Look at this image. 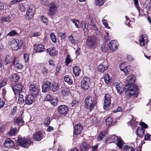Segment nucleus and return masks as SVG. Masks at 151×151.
Instances as JSON below:
<instances>
[{
    "mask_svg": "<svg viewBox=\"0 0 151 151\" xmlns=\"http://www.w3.org/2000/svg\"><path fill=\"white\" fill-rule=\"evenodd\" d=\"M15 67L18 69H21L22 67V65L19 63V62H17L15 65Z\"/></svg>",
    "mask_w": 151,
    "mask_h": 151,
    "instance_id": "obj_58",
    "label": "nucleus"
},
{
    "mask_svg": "<svg viewBox=\"0 0 151 151\" xmlns=\"http://www.w3.org/2000/svg\"><path fill=\"white\" fill-rule=\"evenodd\" d=\"M64 79L65 81L67 82L68 84H73V81L70 78L68 75H66L64 76Z\"/></svg>",
    "mask_w": 151,
    "mask_h": 151,
    "instance_id": "obj_36",
    "label": "nucleus"
},
{
    "mask_svg": "<svg viewBox=\"0 0 151 151\" xmlns=\"http://www.w3.org/2000/svg\"><path fill=\"white\" fill-rule=\"evenodd\" d=\"M111 97L109 94H105L104 96V104L103 108L105 110L108 109L111 104Z\"/></svg>",
    "mask_w": 151,
    "mask_h": 151,
    "instance_id": "obj_7",
    "label": "nucleus"
},
{
    "mask_svg": "<svg viewBox=\"0 0 151 151\" xmlns=\"http://www.w3.org/2000/svg\"><path fill=\"white\" fill-rule=\"evenodd\" d=\"M106 122L107 125H110L112 124V123L113 122V119L111 117H109L106 119Z\"/></svg>",
    "mask_w": 151,
    "mask_h": 151,
    "instance_id": "obj_46",
    "label": "nucleus"
},
{
    "mask_svg": "<svg viewBox=\"0 0 151 151\" xmlns=\"http://www.w3.org/2000/svg\"><path fill=\"white\" fill-rule=\"evenodd\" d=\"M57 10V8L55 4L54 3H50V9H49V14L50 15H53L55 14Z\"/></svg>",
    "mask_w": 151,
    "mask_h": 151,
    "instance_id": "obj_18",
    "label": "nucleus"
},
{
    "mask_svg": "<svg viewBox=\"0 0 151 151\" xmlns=\"http://www.w3.org/2000/svg\"><path fill=\"white\" fill-rule=\"evenodd\" d=\"M125 91L130 96L133 95L136 93L138 91V88L137 86L133 84H128L125 86Z\"/></svg>",
    "mask_w": 151,
    "mask_h": 151,
    "instance_id": "obj_3",
    "label": "nucleus"
},
{
    "mask_svg": "<svg viewBox=\"0 0 151 151\" xmlns=\"http://www.w3.org/2000/svg\"><path fill=\"white\" fill-rule=\"evenodd\" d=\"M48 63L49 64V65H50L52 66L53 67V68H52L51 70L50 71L52 70L53 69H54V66L55 65V62L54 60H52V59H50L48 61Z\"/></svg>",
    "mask_w": 151,
    "mask_h": 151,
    "instance_id": "obj_49",
    "label": "nucleus"
},
{
    "mask_svg": "<svg viewBox=\"0 0 151 151\" xmlns=\"http://www.w3.org/2000/svg\"><path fill=\"white\" fill-rule=\"evenodd\" d=\"M73 61V60L71 58L70 56L69 55H68L66 58L65 59V63L66 65L68 66Z\"/></svg>",
    "mask_w": 151,
    "mask_h": 151,
    "instance_id": "obj_35",
    "label": "nucleus"
},
{
    "mask_svg": "<svg viewBox=\"0 0 151 151\" xmlns=\"http://www.w3.org/2000/svg\"><path fill=\"white\" fill-rule=\"evenodd\" d=\"M61 93L63 96L67 97L70 95V92L68 88H65L62 89Z\"/></svg>",
    "mask_w": 151,
    "mask_h": 151,
    "instance_id": "obj_29",
    "label": "nucleus"
},
{
    "mask_svg": "<svg viewBox=\"0 0 151 151\" xmlns=\"http://www.w3.org/2000/svg\"><path fill=\"white\" fill-rule=\"evenodd\" d=\"M139 124L140 125L142 126V127L143 128H147L148 127L147 125L145 124L144 122H141L139 123Z\"/></svg>",
    "mask_w": 151,
    "mask_h": 151,
    "instance_id": "obj_64",
    "label": "nucleus"
},
{
    "mask_svg": "<svg viewBox=\"0 0 151 151\" xmlns=\"http://www.w3.org/2000/svg\"><path fill=\"white\" fill-rule=\"evenodd\" d=\"M47 52L48 53L50 56H53L55 55V54L54 53V50L52 48H49L46 50Z\"/></svg>",
    "mask_w": 151,
    "mask_h": 151,
    "instance_id": "obj_44",
    "label": "nucleus"
},
{
    "mask_svg": "<svg viewBox=\"0 0 151 151\" xmlns=\"http://www.w3.org/2000/svg\"><path fill=\"white\" fill-rule=\"evenodd\" d=\"M23 96L21 94H19L18 99V101L19 103H22L24 101Z\"/></svg>",
    "mask_w": 151,
    "mask_h": 151,
    "instance_id": "obj_56",
    "label": "nucleus"
},
{
    "mask_svg": "<svg viewBox=\"0 0 151 151\" xmlns=\"http://www.w3.org/2000/svg\"><path fill=\"white\" fill-rule=\"evenodd\" d=\"M145 131L142 127H139L137 130L138 135L139 137H142L144 134Z\"/></svg>",
    "mask_w": 151,
    "mask_h": 151,
    "instance_id": "obj_34",
    "label": "nucleus"
},
{
    "mask_svg": "<svg viewBox=\"0 0 151 151\" xmlns=\"http://www.w3.org/2000/svg\"><path fill=\"white\" fill-rule=\"evenodd\" d=\"M11 45L12 49L14 50H17L20 47L16 42L12 41L11 43Z\"/></svg>",
    "mask_w": 151,
    "mask_h": 151,
    "instance_id": "obj_33",
    "label": "nucleus"
},
{
    "mask_svg": "<svg viewBox=\"0 0 151 151\" xmlns=\"http://www.w3.org/2000/svg\"><path fill=\"white\" fill-rule=\"evenodd\" d=\"M114 86H115L117 93L119 94H121L124 90L123 88L120 86L119 83H115Z\"/></svg>",
    "mask_w": 151,
    "mask_h": 151,
    "instance_id": "obj_25",
    "label": "nucleus"
},
{
    "mask_svg": "<svg viewBox=\"0 0 151 151\" xmlns=\"http://www.w3.org/2000/svg\"><path fill=\"white\" fill-rule=\"evenodd\" d=\"M7 81V78H4L0 83V87H2L5 86L6 84Z\"/></svg>",
    "mask_w": 151,
    "mask_h": 151,
    "instance_id": "obj_55",
    "label": "nucleus"
},
{
    "mask_svg": "<svg viewBox=\"0 0 151 151\" xmlns=\"http://www.w3.org/2000/svg\"><path fill=\"white\" fill-rule=\"evenodd\" d=\"M108 46L107 45L103 44L101 47V49L102 51L106 52L108 50Z\"/></svg>",
    "mask_w": 151,
    "mask_h": 151,
    "instance_id": "obj_47",
    "label": "nucleus"
},
{
    "mask_svg": "<svg viewBox=\"0 0 151 151\" xmlns=\"http://www.w3.org/2000/svg\"><path fill=\"white\" fill-rule=\"evenodd\" d=\"M14 124L19 127V128L20 127L24 124V121L21 118H18L15 120Z\"/></svg>",
    "mask_w": 151,
    "mask_h": 151,
    "instance_id": "obj_26",
    "label": "nucleus"
},
{
    "mask_svg": "<svg viewBox=\"0 0 151 151\" xmlns=\"http://www.w3.org/2000/svg\"><path fill=\"white\" fill-rule=\"evenodd\" d=\"M29 89L31 94L37 96L39 93V89L38 86L34 84H31L29 86Z\"/></svg>",
    "mask_w": 151,
    "mask_h": 151,
    "instance_id": "obj_11",
    "label": "nucleus"
},
{
    "mask_svg": "<svg viewBox=\"0 0 151 151\" xmlns=\"http://www.w3.org/2000/svg\"><path fill=\"white\" fill-rule=\"evenodd\" d=\"M18 111L17 108V106H14L11 110V114L12 115H14V114H16Z\"/></svg>",
    "mask_w": 151,
    "mask_h": 151,
    "instance_id": "obj_53",
    "label": "nucleus"
},
{
    "mask_svg": "<svg viewBox=\"0 0 151 151\" xmlns=\"http://www.w3.org/2000/svg\"><path fill=\"white\" fill-rule=\"evenodd\" d=\"M109 139V140L115 143L119 149H122L123 141L120 137L114 135L111 136Z\"/></svg>",
    "mask_w": 151,
    "mask_h": 151,
    "instance_id": "obj_4",
    "label": "nucleus"
},
{
    "mask_svg": "<svg viewBox=\"0 0 151 151\" xmlns=\"http://www.w3.org/2000/svg\"><path fill=\"white\" fill-rule=\"evenodd\" d=\"M53 97H51L50 95H47L45 97V100L47 101H50V100H51L52 98H53Z\"/></svg>",
    "mask_w": 151,
    "mask_h": 151,
    "instance_id": "obj_62",
    "label": "nucleus"
},
{
    "mask_svg": "<svg viewBox=\"0 0 151 151\" xmlns=\"http://www.w3.org/2000/svg\"><path fill=\"white\" fill-rule=\"evenodd\" d=\"M116 42V41L115 40H111L108 45L110 49L112 51L116 49L117 47V45Z\"/></svg>",
    "mask_w": 151,
    "mask_h": 151,
    "instance_id": "obj_22",
    "label": "nucleus"
},
{
    "mask_svg": "<svg viewBox=\"0 0 151 151\" xmlns=\"http://www.w3.org/2000/svg\"><path fill=\"white\" fill-rule=\"evenodd\" d=\"M107 134V132L105 131H102L99 134L97 139L99 140H101Z\"/></svg>",
    "mask_w": 151,
    "mask_h": 151,
    "instance_id": "obj_38",
    "label": "nucleus"
},
{
    "mask_svg": "<svg viewBox=\"0 0 151 151\" xmlns=\"http://www.w3.org/2000/svg\"><path fill=\"white\" fill-rule=\"evenodd\" d=\"M23 87L20 84L14 85L12 87V89L15 94L20 93L22 90Z\"/></svg>",
    "mask_w": 151,
    "mask_h": 151,
    "instance_id": "obj_19",
    "label": "nucleus"
},
{
    "mask_svg": "<svg viewBox=\"0 0 151 151\" xmlns=\"http://www.w3.org/2000/svg\"><path fill=\"white\" fill-rule=\"evenodd\" d=\"M102 23L104 25L107 29H109L110 27L109 26L108 24L106 19H104L102 21Z\"/></svg>",
    "mask_w": 151,
    "mask_h": 151,
    "instance_id": "obj_60",
    "label": "nucleus"
},
{
    "mask_svg": "<svg viewBox=\"0 0 151 151\" xmlns=\"http://www.w3.org/2000/svg\"><path fill=\"white\" fill-rule=\"evenodd\" d=\"M41 71L42 73L44 75H46L48 72V70L47 68L45 67H42Z\"/></svg>",
    "mask_w": 151,
    "mask_h": 151,
    "instance_id": "obj_50",
    "label": "nucleus"
},
{
    "mask_svg": "<svg viewBox=\"0 0 151 151\" xmlns=\"http://www.w3.org/2000/svg\"><path fill=\"white\" fill-rule=\"evenodd\" d=\"M50 102L52 106H56L57 105L58 100L57 98L55 97H53L52 98Z\"/></svg>",
    "mask_w": 151,
    "mask_h": 151,
    "instance_id": "obj_41",
    "label": "nucleus"
},
{
    "mask_svg": "<svg viewBox=\"0 0 151 151\" xmlns=\"http://www.w3.org/2000/svg\"><path fill=\"white\" fill-rule=\"evenodd\" d=\"M98 40L95 36H88L86 39V44L87 46L90 49L95 48L98 45Z\"/></svg>",
    "mask_w": 151,
    "mask_h": 151,
    "instance_id": "obj_1",
    "label": "nucleus"
},
{
    "mask_svg": "<svg viewBox=\"0 0 151 151\" xmlns=\"http://www.w3.org/2000/svg\"><path fill=\"white\" fill-rule=\"evenodd\" d=\"M33 136L34 139L36 141H40L43 137V134L40 131L35 132L34 133Z\"/></svg>",
    "mask_w": 151,
    "mask_h": 151,
    "instance_id": "obj_13",
    "label": "nucleus"
},
{
    "mask_svg": "<svg viewBox=\"0 0 151 151\" xmlns=\"http://www.w3.org/2000/svg\"><path fill=\"white\" fill-rule=\"evenodd\" d=\"M40 19L41 21L46 25L47 24V19L46 17L43 16H41L40 17Z\"/></svg>",
    "mask_w": 151,
    "mask_h": 151,
    "instance_id": "obj_57",
    "label": "nucleus"
},
{
    "mask_svg": "<svg viewBox=\"0 0 151 151\" xmlns=\"http://www.w3.org/2000/svg\"><path fill=\"white\" fill-rule=\"evenodd\" d=\"M89 148L88 144L86 142H83L80 146V149L81 151H85Z\"/></svg>",
    "mask_w": 151,
    "mask_h": 151,
    "instance_id": "obj_31",
    "label": "nucleus"
},
{
    "mask_svg": "<svg viewBox=\"0 0 151 151\" xmlns=\"http://www.w3.org/2000/svg\"><path fill=\"white\" fill-rule=\"evenodd\" d=\"M20 33L19 29H18L17 30H12L9 33H8L7 36H9L11 37L14 36L15 35H19V33Z\"/></svg>",
    "mask_w": 151,
    "mask_h": 151,
    "instance_id": "obj_30",
    "label": "nucleus"
},
{
    "mask_svg": "<svg viewBox=\"0 0 151 151\" xmlns=\"http://www.w3.org/2000/svg\"><path fill=\"white\" fill-rule=\"evenodd\" d=\"M71 21L74 24L76 28H79L81 27H82L83 30H84V29H87V28L86 27L85 22L82 21L80 24V25H79V24L80 22L78 20L74 19H71Z\"/></svg>",
    "mask_w": 151,
    "mask_h": 151,
    "instance_id": "obj_8",
    "label": "nucleus"
},
{
    "mask_svg": "<svg viewBox=\"0 0 151 151\" xmlns=\"http://www.w3.org/2000/svg\"><path fill=\"white\" fill-rule=\"evenodd\" d=\"M51 82L48 81H46L42 82V92H47L50 89Z\"/></svg>",
    "mask_w": 151,
    "mask_h": 151,
    "instance_id": "obj_9",
    "label": "nucleus"
},
{
    "mask_svg": "<svg viewBox=\"0 0 151 151\" xmlns=\"http://www.w3.org/2000/svg\"><path fill=\"white\" fill-rule=\"evenodd\" d=\"M120 68L121 70L123 71L126 75L129 73V71L128 70V66H127L126 63H124L122 64L120 66Z\"/></svg>",
    "mask_w": 151,
    "mask_h": 151,
    "instance_id": "obj_21",
    "label": "nucleus"
},
{
    "mask_svg": "<svg viewBox=\"0 0 151 151\" xmlns=\"http://www.w3.org/2000/svg\"><path fill=\"white\" fill-rule=\"evenodd\" d=\"M85 107L91 111L96 103V99L90 96H87L84 100Z\"/></svg>",
    "mask_w": 151,
    "mask_h": 151,
    "instance_id": "obj_2",
    "label": "nucleus"
},
{
    "mask_svg": "<svg viewBox=\"0 0 151 151\" xmlns=\"http://www.w3.org/2000/svg\"><path fill=\"white\" fill-rule=\"evenodd\" d=\"M83 127L81 123H78L74 127V134L78 135L81 134Z\"/></svg>",
    "mask_w": 151,
    "mask_h": 151,
    "instance_id": "obj_15",
    "label": "nucleus"
},
{
    "mask_svg": "<svg viewBox=\"0 0 151 151\" xmlns=\"http://www.w3.org/2000/svg\"><path fill=\"white\" fill-rule=\"evenodd\" d=\"M105 2V0H95L96 4L98 6H102Z\"/></svg>",
    "mask_w": 151,
    "mask_h": 151,
    "instance_id": "obj_39",
    "label": "nucleus"
},
{
    "mask_svg": "<svg viewBox=\"0 0 151 151\" xmlns=\"http://www.w3.org/2000/svg\"><path fill=\"white\" fill-rule=\"evenodd\" d=\"M11 19L10 16H5L2 18L1 20L2 22H9L11 21Z\"/></svg>",
    "mask_w": 151,
    "mask_h": 151,
    "instance_id": "obj_40",
    "label": "nucleus"
},
{
    "mask_svg": "<svg viewBox=\"0 0 151 151\" xmlns=\"http://www.w3.org/2000/svg\"><path fill=\"white\" fill-rule=\"evenodd\" d=\"M58 110L60 114L65 115L68 112V108L66 105H61L58 107Z\"/></svg>",
    "mask_w": 151,
    "mask_h": 151,
    "instance_id": "obj_10",
    "label": "nucleus"
},
{
    "mask_svg": "<svg viewBox=\"0 0 151 151\" xmlns=\"http://www.w3.org/2000/svg\"><path fill=\"white\" fill-rule=\"evenodd\" d=\"M19 76L17 74H12L10 77L11 81H17L19 79Z\"/></svg>",
    "mask_w": 151,
    "mask_h": 151,
    "instance_id": "obj_32",
    "label": "nucleus"
},
{
    "mask_svg": "<svg viewBox=\"0 0 151 151\" xmlns=\"http://www.w3.org/2000/svg\"><path fill=\"white\" fill-rule=\"evenodd\" d=\"M50 122V118L49 117H47L45 120L44 123V124L47 125H48Z\"/></svg>",
    "mask_w": 151,
    "mask_h": 151,
    "instance_id": "obj_59",
    "label": "nucleus"
},
{
    "mask_svg": "<svg viewBox=\"0 0 151 151\" xmlns=\"http://www.w3.org/2000/svg\"><path fill=\"white\" fill-rule=\"evenodd\" d=\"M90 84V80L88 78H84L82 79L81 81V87L84 90L88 89Z\"/></svg>",
    "mask_w": 151,
    "mask_h": 151,
    "instance_id": "obj_6",
    "label": "nucleus"
},
{
    "mask_svg": "<svg viewBox=\"0 0 151 151\" xmlns=\"http://www.w3.org/2000/svg\"><path fill=\"white\" fill-rule=\"evenodd\" d=\"M30 140L29 138H22L18 137L17 142L22 147L26 148L29 146L30 144Z\"/></svg>",
    "mask_w": 151,
    "mask_h": 151,
    "instance_id": "obj_5",
    "label": "nucleus"
},
{
    "mask_svg": "<svg viewBox=\"0 0 151 151\" xmlns=\"http://www.w3.org/2000/svg\"><path fill=\"white\" fill-rule=\"evenodd\" d=\"M4 145L5 147L10 148L13 147L14 143L11 139L8 138L6 139L5 142L4 143Z\"/></svg>",
    "mask_w": 151,
    "mask_h": 151,
    "instance_id": "obj_20",
    "label": "nucleus"
},
{
    "mask_svg": "<svg viewBox=\"0 0 151 151\" xmlns=\"http://www.w3.org/2000/svg\"><path fill=\"white\" fill-rule=\"evenodd\" d=\"M124 151H134V149L133 147L127 145L124 146Z\"/></svg>",
    "mask_w": 151,
    "mask_h": 151,
    "instance_id": "obj_43",
    "label": "nucleus"
},
{
    "mask_svg": "<svg viewBox=\"0 0 151 151\" xmlns=\"http://www.w3.org/2000/svg\"><path fill=\"white\" fill-rule=\"evenodd\" d=\"M59 85L56 82H53L51 84L50 90L53 92L57 91L59 89Z\"/></svg>",
    "mask_w": 151,
    "mask_h": 151,
    "instance_id": "obj_27",
    "label": "nucleus"
},
{
    "mask_svg": "<svg viewBox=\"0 0 151 151\" xmlns=\"http://www.w3.org/2000/svg\"><path fill=\"white\" fill-rule=\"evenodd\" d=\"M25 104L28 105L32 104L35 101L34 96L32 94L28 95L25 99Z\"/></svg>",
    "mask_w": 151,
    "mask_h": 151,
    "instance_id": "obj_16",
    "label": "nucleus"
},
{
    "mask_svg": "<svg viewBox=\"0 0 151 151\" xmlns=\"http://www.w3.org/2000/svg\"><path fill=\"white\" fill-rule=\"evenodd\" d=\"M136 80L135 76L131 75L128 76L126 80V83L128 84H133Z\"/></svg>",
    "mask_w": 151,
    "mask_h": 151,
    "instance_id": "obj_23",
    "label": "nucleus"
},
{
    "mask_svg": "<svg viewBox=\"0 0 151 151\" xmlns=\"http://www.w3.org/2000/svg\"><path fill=\"white\" fill-rule=\"evenodd\" d=\"M134 4L135 7L137 9V10L139 11V6L138 0H134Z\"/></svg>",
    "mask_w": 151,
    "mask_h": 151,
    "instance_id": "obj_61",
    "label": "nucleus"
},
{
    "mask_svg": "<svg viewBox=\"0 0 151 151\" xmlns=\"http://www.w3.org/2000/svg\"><path fill=\"white\" fill-rule=\"evenodd\" d=\"M69 40L72 44H74L76 42V41L73 38L72 34H71L69 36Z\"/></svg>",
    "mask_w": 151,
    "mask_h": 151,
    "instance_id": "obj_51",
    "label": "nucleus"
},
{
    "mask_svg": "<svg viewBox=\"0 0 151 151\" xmlns=\"http://www.w3.org/2000/svg\"><path fill=\"white\" fill-rule=\"evenodd\" d=\"M104 80L106 83L109 84L110 82L111 78L109 75L107 73L105 75L104 77Z\"/></svg>",
    "mask_w": 151,
    "mask_h": 151,
    "instance_id": "obj_42",
    "label": "nucleus"
},
{
    "mask_svg": "<svg viewBox=\"0 0 151 151\" xmlns=\"http://www.w3.org/2000/svg\"><path fill=\"white\" fill-rule=\"evenodd\" d=\"M131 125L134 127H136L137 126L138 122L132 119L131 120L130 122Z\"/></svg>",
    "mask_w": 151,
    "mask_h": 151,
    "instance_id": "obj_48",
    "label": "nucleus"
},
{
    "mask_svg": "<svg viewBox=\"0 0 151 151\" xmlns=\"http://www.w3.org/2000/svg\"><path fill=\"white\" fill-rule=\"evenodd\" d=\"M50 37L52 42L55 43L57 42L56 37L54 33H51L50 34Z\"/></svg>",
    "mask_w": 151,
    "mask_h": 151,
    "instance_id": "obj_45",
    "label": "nucleus"
},
{
    "mask_svg": "<svg viewBox=\"0 0 151 151\" xmlns=\"http://www.w3.org/2000/svg\"><path fill=\"white\" fill-rule=\"evenodd\" d=\"M17 134V128H12L10 129L9 132V135L12 136H15Z\"/></svg>",
    "mask_w": 151,
    "mask_h": 151,
    "instance_id": "obj_37",
    "label": "nucleus"
},
{
    "mask_svg": "<svg viewBox=\"0 0 151 151\" xmlns=\"http://www.w3.org/2000/svg\"><path fill=\"white\" fill-rule=\"evenodd\" d=\"M148 37L145 34L141 35L139 40L141 46H144L148 42Z\"/></svg>",
    "mask_w": 151,
    "mask_h": 151,
    "instance_id": "obj_14",
    "label": "nucleus"
},
{
    "mask_svg": "<svg viewBox=\"0 0 151 151\" xmlns=\"http://www.w3.org/2000/svg\"><path fill=\"white\" fill-rule=\"evenodd\" d=\"M100 121L98 118H97L96 117H93L92 119L91 120V122L93 124H96L98 123Z\"/></svg>",
    "mask_w": 151,
    "mask_h": 151,
    "instance_id": "obj_54",
    "label": "nucleus"
},
{
    "mask_svg": "<svg viewBox=\"0 0 151 151\" xmlns=\"http://www.w3.org/2000/svg\"><path fill=\"white\" fill-rule=\"evenodd\" d=\"M35 8L33 5H30L29 9L27 12V18L28 19H30L32 18L35 13Z\"/></svg>",
    "mask_w": 151,
    "mask_h": 151,
    "instance_id": "obj_12",
    "label": "nucleus"
},
{
    "mask_svg": "<svg viewBox=\"0 0 151 151\" xmlns=\"http://www.w3.org/2000/svg\"><path fill=\"white\" fill-rule=\"evenodd\" d=\"M24 58L26 62H27L29 61V55L28 54H24Z\"/></svg>",
    "mask_w": 151,
    "mask_h": 151,
    "instance_id": "obj_63",
    "label": "nucleus"
},
{
    "mask_svg": "<svg viewBox=\"0 0 151 151\" xmlns=\"http://www.w3.org/2000/svg\"><path fill=\"white\" fill-rule=\"evenodd\" d=\"M11 61V58L9 55H7L6 56V59L4 60V63L6 65L9 64Z\"/></svg>",
    "mask_w": 151,
    "mask_h": 151,
    "instance_id": "obj_52",
    "label": "nucleus"
},
{
    "mask_svg": "<svg viewBox=\"0 0 151 151\" xmlns=\"http://www.w3.org/2000/svg\"><path fill=\"white\" fill-rule=\"evenodd\" d=\"M35 49L37 52H41L45 50L44 46L41 44L35 45Z\"/></svg>",
    "mask_w": 151,
    "mask_h": 151,
    "instance_id": "obj_24",
    "label": "nucleus"
},
{
    "mask_svg": "<svg viewBox=\"0 0 151 151\" xmlns=\"http://www.w3.org/2000/svg\"><path fill=\"white\" fill-rule=\"evenodd\" d=\"M73 73L76 76H78L81 72L79 67L76 66L73 67Z\"/></svg>",
    "mask_w": 151,
    "mask_h": 151,
    "instance_id": "obj_28",
    "label": "nucleus"
},
{
    "mask_svg": "<svg viewBox=\"0 0 151 151\" xmlns=\"http://www.w3.org/2000/svg\"><path fill=\"white\" fill-rule=\"evenodd\" d=\"M98 69L100 72H103L108 68V64L106 62H104L98 67Z\"/></svg>",
    "mask_w": 151,
    "mask_h": 151,
    "instance_id": "obj_17",
    "label": "nucleus"
}]
</instances>
